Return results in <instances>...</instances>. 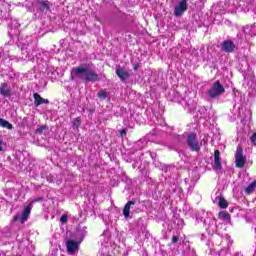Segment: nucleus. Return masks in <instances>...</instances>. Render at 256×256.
Listing matches in <instances>:
<instances>
[{"instance_id":"1","label":"nucleus","mask_w":256,"mask_h":256,"mask_svg":"<svg viewBox=\"0 0 256 256\" xmlns=\"http://www.w3.org/2000/svg\"><path fill=\"white\" fill-rule=\"evenodd\" d=\"M84 76L85 82H96L99 81V74L95 70L85 68L83 66L74 67L69 73V79L75 81L76 79H82Z\"/></svg>"},{"instance_id":"2","label":"nucleus","mask_w":256,"mask_h":256,"mask_svg":"<svg viewBox=\"0 0 256 256\" xmlns=\"http://www.w3.org/2000/svg\"><path fill=\"white\" fill-rule=\"evenodd\" d=\"M224 93H226V89L223 87V85L220 83L219 80H217L212 85L211 89H209L207 91V95H208L209 99H216L220 95H223Z\"/></svg>"},{"instance_id":"3","label":"nucleus","mask_w":256,"mask_h":256,"mask_svg":"<svg viewBox=\"0 0 256 256\" xmlns=\"http://www.w3.org/2000/svg\"><path fill=\"white\" fill-rule=\"evenodd\" d=\"M186 144L190 148L191 152H200L202 143H199L197 134L191 133L187 135Z\"/></svg>"},{"instance_id":"4","label":"nucleus","mask_w":256,"mask_h":256,"mask_svg":"<svg viewBox=\"0 0 256 256\" xmlns=\"http://www.w3.org/2000/svg\"><path fill=\"white\" fill-rule=\"evenodd\" d=\"M235 164L237 168H243L247 163V157L243 155V147L237 146L236 153H234Z\"/></svg>"},{"instance_id":"5","label":"nucleus","mask_w":256,"mask_h":256,"mask_svg":"<svg viewBox=\"0 0 256 256\" xmlns=\"http://www.w3.org/2000/svg\"><path fill=\"white\" fill-rule=\"evenodd\" d=\"M189 8V5L186 1H181L174 7V16L175 17H181L184 15Z\"/></svg>"},{"instance_id":"6","label":"nucleus","mask_w":256,"mask_h":256,"mask_svg":"<svg viewBox=\"0 0 256 256\" xmlns=\"http://www.w3.org/2000/svg\"><path fill=\"white\" fill-rule=\"evenodd\" d=\"M83 239H81L79 242H76L74 240H67V243H65L67 247V253L69 255L74 254L76 251L79 250V245L82 243Z\"/></svg>"},{"instance_id":"7","label":"nucleus","mask_w":256,"mask_h":256,"mask_svg":"<svg viewBox=\"0 0 256 256\" xmlns=\"http://www.w3.org/2000/svg\"><path fill=\"white\" fill-rule=\"evenodd\" d=\"M221 161H222V158H221V155H220V151L215 150L213 170H215V171L222 170V162Z\"/></svg>"},{"instance_id":"8","label":"nucleus","mask_w":256,"mask_h":256,"mask_svg":"<svg viewBox=\"0 0 256 256\" xmlns=\"http://www.w3.org/2000/svg\"><path fill=\"white\" fill-rule=\"evenodd\" d=\"M235 51V44L232 40H225L221 45V52L232 53Z\"/></svg>"},{"instance_id":"9","label":"nucleus","mask_w":256,"mask_h":256,"mask_svg":"<svg viewBox=\"0 0 256 256\" xmlns=\"http://www.w3.org/2000/svg\"><path fill=\"white\" fill-rule=\"evenodd\" d=\"M116 75L118 78H120L121 81H125L131 78V74H129L128 71H125L124 68H121V66L116 68Z\"/></svg>"},{"instance_id":"10","label":"nucleus","mask_w":256,"mask_h":256,"mask_svg":"<svg viewBox=\"0 0 256 256\" xmlns=\"http://www.w3.org/2000/svg\"><path fill=\"white\" fill-rule=\"evenodd\" d=\"M133 205H136V201L130 200L126 202L124 209L122 210V214L124 215L125 219H128L129 217H131V207Z\"/></svg>"},{"instance_id":"11","label":"nucleus","mask_w":256,"mask_h":256,"mask_svg":"<svg viewBox=\"0 0 256 256\" xmlns=\"http://www.w3.org/2000/svg\"><path fill=\"white\" fill-rule=\"evenodd\" d=\"M33 97H34V105H35V107H38V106H40L42 104L48 105L50 103L49 99L42 98L41 95H39L38 93H34Z\"/></svg>"},{"instance_id":"12","label":"nucleus","mask_w":256,"mask_h":256,"mask_svg":"<svg viewBox=\"0 0 256 256\" xmlns=\"http://www.w3.org/2000/svg\"><path fill=\"white\" fill-rule=\"evenodd\" d=\"M31 213V203L28 204V206L24 207L22 211V217H20V223H25L30 216Z\"/></svg>"},{"instance_id":"13","label":"nucleus","mask_w":256,"mask_h":256,"mask_svg":"<svg viewBox=\"0 0 256 256\" xmlns=\"http://www.w3.org/2000/svg\"><path fill=\"white\" fill-rule=\"evenodd\" d=\"M0 94L3 97H9L12 95V91L8 88V83H2L0 86Z\"/></svg>"},{"instance_id":"14","label":"nucleus","mask_w":256,"mask_h":256,"mask_svg":"<svg viewBox=\"0 0 256 256\" xmlns=\"http://www.w3.org/2000/svg\"><path fill=\"white\" fill-rule=\"evenodd\" d=\"M256 189V180H254L252 183L248 185V187L245 188V194L251 195L253 192H255Z\"/></svg>"},{"instance_id":"15","label":"nucleus","mask_w":256,"mask_h":256,"mask_svg":"<svg viewBox=\"0 0 256 256\" xmlns=\"http://www.w3.org/2000/svg\"><path fill=\"white\" fill-rule=\"evenodd\" d=\"M219 219L224 222H229V221H231V214H229L228 212H225V211H221L219 213Z\"/></svg>"},{"instance_id":"16","label":"nucleus","mask_w":256,"mask_h":256,"mask_svg":"<svg viewBox=\"0 0 256 256\" xmlns=\"http://www.w3.org/2000/svg\"><path fill=\"white\" fill-rule=\"evenodd\" d=\"M0 127L6 128L7 130H13V125L3 118H0Z\"/></svg>"},{"instance_id":"17","label":"nucleus","mask_w":256,"mask_h":256,"mask_svg":"<svg viewBox=\"0 0 256 256\" xmlns=\"http://www.w3.org/2000/svg\"><path fill=\"white\" fill-rule=\"evenodd\" d=\"M219 208H221V209L228 208V202L223 196L219 197Z\"/></svg>"},{"instance_id":"18","label":"nucleus","mask_w":256,"mask_h":256,"mask_svg":"<svg viewBox=\"0 0 256 256\" xmlns=\"http://www.w3.org/2000/svg\"><path fill=\"white\" fill-rule=\"evenodd\" d=\"M40 11H50V4L48 2H40L39 3Z\"/></svg>"},{"instance_id":"19","label":"nucleus","mask_w":256,"mask_h":256,"mask_svg":"<svg viewBox=\"0 0 256 256\" xmlns=\"http://www.w3.org/2000/svg\"><path fill=\"white\" fill-rule=\"evenodd\" d=\"M97 97H98V99H101V100L107 99V97H108L107 90H100V91H98Z\"/></svg>"},{"instance_id":"20","label":"nucleus","mask_w":256,"mask_h":256,"mask_svg":"<svg viewBox=\"0 0 256 256\" xmlns=\"http://www.w3.org/2000/svg\"><path fill=\"white\" fill-rule=\"evenodd\" d=\"M44 130H47L46 125H43V126H40L39 128H36L35 133L39 134V135H42Z\"/></svg>"},{"instance_id":"21","label":"nucleus","mask_w":256,"mask_h":256,"mask_svg":"<svg viewBox=\"0 0 256 256\" xmlns=\"http://www.w3.org/2000/svg\"><path fill=\"white\" fill-rule=\"evenodd\" d=\"M250 143H252V145L256 146V132H254L252 134V136H250Z\"/></svg>"},{"instance_id":"22","label":"nucleus","mask_w":256,"mask_h":256,"mask_svg":"<svg viewBox=\"0 0 256 256\" xmlns=\"http://www.w3.org/2000/svg\"><path fill=\"white\" fill-rule=\"evenodd\" d=\"M60 222L66 224L68 222V216L66 214H63L62 217H60Z\"/></svg>"},{"instance_id":"23","label":"nucleus","mask_w":256,"mask_h":256,"mask_svg":"<svg viewBox=\"0 0 256 256\" xmlns=\"http://www.w3.org/2000/svg\"><path fill=\"white\" fill-rule=\"evenodd\" d=\"M40 201H43V198H42V197L35 198L34 200H32V201L30 202L31 207L33 206L34 203H37V202H40Z\"/></svg>"},{"instance_id":"24","label":"nucleus","mask_w":256,"mask_h":256,"mask_svg":"<svg viewBox=\"0 0 256 256\" xmlns=\"http://www.w3.org/2000/svg\"><path fill=\"white\" fill-rule=\"evenodd\" d=\"M73 126L80 127V119L79 118H75V120H73Z\"/></svg>"},{"instance_id":"25","label":"nucleus","mask_w":256,"mask_h":256,"mask_svg":"<svg viewBox=\"0 0 256 256\" xmlns=\"http://www.w3.org/2000/svg\"><path fill=\"white\" fill-rule=\"evenodd\" d=\"M178 241H179V237L178 236H172V238H171V242H172V244H177L178 243Z\"/></svg>"},{"instance_id":"26","label":"nucleus","mask_w":256,"mask_h":256,"mask_svg":"<svg viewBox=\"0 0 256 256\" xmlns=\"http://www.w3.org/2000/svg\"><path fill=\"white\" fill-rule=\"evenodd\" d=\"M139 68H140V64L135 63V64L133 65V70H134V71H137Z\"/></svg>"},{"instance_id":"27","label":"nucleus","mask_w":256,"mask_h":256,"mask_svg":"<svg viewBox=\"0 0 256 256\" xmlns=\"http://www.w3.org/2000/svg\"><path fill=\"white\" fill-rule=\"evenodd\" d=\"M120 135H121V136L127 135V129H122V130H120Z\"/></svg>"},{"instance_id":"28","label":"nucleus","mask_w":256,"mask_h":256,"mask_svg":"<svg viewBox=\"0 0 256 256\" xmlns=\"http://www.w3.org/2000/svg\"><path fill=\"white\" fill-rule=\"evenodd\" d=\"M18 220H19V216L15 215L14 218H13V222L16 223V222H18Z\"/></svg>"},{"instance_id":"29","label":"nucleus","mask_w":256,"mask_h":256,"mask_svg":"<svg viewBox=\"0 0 256 256\" xmlns=\"http://www.w3.org/2000/svg\"><path fill=\"white\" fill-rule=\"evenodd\" d=\"M0 152H2V140H0Z\"/></svg>"},{"instance_id":"30","label":"nucleus","mask_w":256,"mask_h":256,"mask_svg":"<svg viewBox=\"0 0 256 256\" xmlns=\"http://www.w3.org/2000/svg\"><path fill=\"white\" fill-rule=\"evenodd\" d=\"M181 1H187V0H181Z\"/></svg>"}]
</instances>
